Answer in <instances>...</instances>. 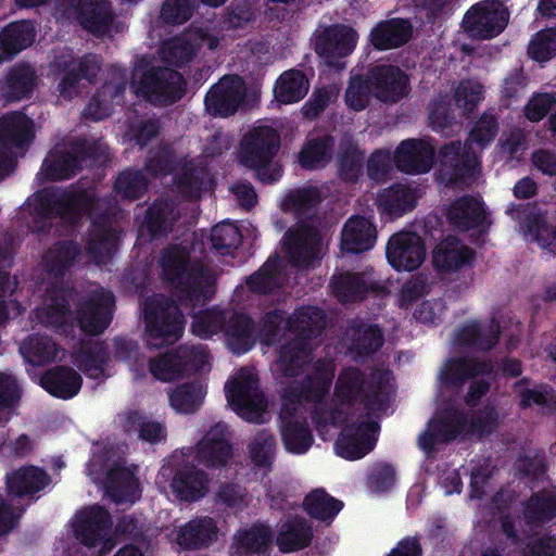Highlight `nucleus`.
Listing matches in <instances>:
<instances>
[{"label": "nucleus", "mask_w": 556, "mask_h": 556, "mask_svg": "<svg viewBox=\"0 0 556 556\" xmlns=\"http://www.w3.org/2000/svg\"><path fill=\"white\" fill-rule=\"evenodd\" d=\"M435 151L428 139H405L399 143L393 153L395 167L405 174L428 173L433 165Z\"/></svg>", "instance_id": "22"}, {"label": "nucleus", "mask_w": 556, "mask_h": 556, "mask_svg": "<svg viewBox=\"0 0 556 556\" xmlns=\"http://www.w3.org/2000/svg\"><path fill=\"white\" fill-rule=\"evenodd\" d=\"M47 292L50 303L46 308V324L56 331L65 332L71 318V304L77 296V290L72 286L51 283Z\"/></svg>", "instance_id": "40"}, {"label": "nucleus", "mask_w": 556, "mask_h": 556, "mask_svg": "<svg viewBox=\"0 0 556 556\" xmlns=\"http://www.w3.org/2000/svg\"><path fill=\"white\" fill-rule=\"evenodd\" d=\"M159 266L162 280L177 290L186 304L203 306L215 295V279L210 268L198 261L191 262L190 252L181 244L163 248Z\"/></svg>", "instance_id": "3"}, {"label": "nucleus", "mask_w": 556, "mask_h": 556, "mask_svg": "<svg viewBox=\"0 0 556 556\" xmlns=\"http://www.w3.org/2000/svg\"><path fill=\"white\" fill-rule=\"evenodd\" d=\"M58 343L48 336L30 334L20 346L24 359L33 366H42L52 363L58 357Z\"/></svg>", "instance_id": "55"}, {"label": "nucleus", "mask_w": 556, "mask_h": 556, "mask_svg": "<svg viewBox=\"0 0 556 556\" xmlns=\"http://www.w3.org/2000/svg\"><path fill=\"white\" fill-rule=\"evenodd\" d=\"M72 10L79 26L94 37H103L112 29L115 13L109 0H63Z\"/></svg>", "instance_id": "19"}, {"label": "nucleus", "mask_w": 556, "mask_h": 556, "mask_svg": "<svg viewBox=\"0 0 556 556\" xmlns=\"http://www.w3.org/2000/svg\"><path fill=\"white\" fill-rule=\"evenodd\" d=\"M35 138L34 122L26 114L13 111L0 117V146L23 149Z\"/></svg>", "instance_id": "37"}, {"label": "nucleus", "mask_w": 556, "mask_h": 556, "mask_svg": "<svg viewBox=\"0 0 556 556\" xmlns=\"http://www.w3.org/2000/svg\"><path fill=\"white\" fill-rule=\"evenodd\" d=\"M242 240V232L233 223L222 222L211 229L212 249L222 256L231 255L241 247Z\"/></svg>", "instance_id": "64"}, {"label": "nucleus", "mask_w": 556, "mask_h": 556, "mask_svg": "<svg viewBox=\"0 0 556 556\" xmlns=\"http://www.w3.org/2000/svg\"><path fill=\"white\" fill-rule=\"evenodd\" d=\"M243 90L230 79H222L213 86L205 96V106L208 112L222 117L235 114L243 100Z\"/></svg>", "instance_id": "45"}, {"label": "nucleus", "mask_w": 556, "mask_h": 556, "mask_svg": "<svg viewBox=\"0 0 556 556\" xmlns=\"http://www.w3.org/2000/svg\"><path fill=\"white\" fill-rule=\"evenodd\" d=\"M308 83L299 70L282 73L276 81L274 93L278 102L290 104L301 101L307 93Z\"/></svg>", "instance_id": "59"}, {"label": "nucleus", "mask_w": 556, "mask_h": 556, "mask_svg": "<svg viewBox=\"0 0 556 556\" xmlns=\"http://www.w3.org/2000/svg\"><path fill=\"white\" fill-rule=\"evenodd\" d=\"M389 371L375 370L368 377L357 367L341 369L334 396L342 405L362 403L368 413L386 412L389 406Z\"/></svg>", "instance_id": "4"}, {"label": "nucleus", "mask_w": 556, "mask_h": 556, "mask_svg": "<svg viewBox=\"0 0 556 556\" xmlns=\"http://www.w3.org/2000/svg\"><path fill=\"white\" fill-rule=\"evenodd\" d=\"M321 201L316 187H303L289 191L280 204L283 213L293 214L298 219L296 225L289 228L282 238V249L293 266H308L316 255L320 237L318 229L307 220L316 216Z\"/></svg>", "instance_id": "2"}, {"label": "nucleus", "mask_w": 556, "mask_h": 556, "mask_svg": "<svg viewBox=\"0 0 556 556\" xmlns=\"http://www.w3.org/2000/svg\"><path fill=\"white\" fill-rule=\"evenodd\" d=\"M208 475L194 466L179 468L175 471L170 488L184 502H197L208 492Z\"/></svg>", "instance_id": "42"}, {"label": "nucleus", "mask_w": 556, "mask_h": 556, "mask_svg": "<svg viewBox=\"0 0 556 556\" xmlns=\"http://www.w3.org/2000/svg\"><path fill=\"white\" fill-rule=\"evenodd\" d=\"M143 319L148 337L156 346L173 344L184 332L185 317L170 298L154 294L144 300Z\"/></svg>", "instance_id": "5"}, {"label": "nucleus", "mask_w": 556, "mask_h": 556, "mask_svg": "<svg viewBox=\"0 0 556 556\" xmlns=\"http://www.w3.org/2000/svg\"><path fill=\"white\" fill-rule=\"evenodd\" d=\"M313 540V529L302 517L286 521L276 538V544L282 553H292L308 547Z\"/></svg>", "instance_id": "51"}, {"label": "nucleus", "mask_w": 556, "mask_h": 556, "mask_svg": "<svg viewBox=\"0 0 556 556\" xmlns=\"http://www.w3.org/2000/svg\"><path fill=\"white\" fill-rule=\"evenodd\" d=\"M357 31L344 24H333L318 35L315 42L316 53L332 67H341L340 60L350 55L357 43Z\"/></svg>", "instance_id": "17"}, {"label": "nucleus", "mask_w": 556, "mask_h": 556, "mask_svg": "<svg viewBox=\"0 0 556 556\" xmlns=\"http://www.w3.org/2000/svg\"><path fill=\"white\" fill-rule=\"evenodd\" d=\"M81 169V164L74 150L51 152L41 165V172L50 181H61L74 177Z\"/></svg>", "instance_id": "56"}, {"label": "nucleus", "mask_w": 556, "mask_h": 556, "mask_svg": "<svg viewBox=\"0 0 556 556\" xmlns=\"http://www.w3.org/2000/svg\"><path fill=\"white\" fill-rule=\"evenodd\" d=\"M417 205L416 189L404 184H393L378 195V206L382 212L400 217Z\"/></svg>", "instance_id": "50"}, {"label": "nucleus", "mask_w": 556, "mask_h": 556, "mask_svg": "<svg viewBox=\"0 0 556 556\" xmlns=\"http://www.w3.org/2000/svg\"><path fill=\"white\" fill-rule=\"evenodd\" d=\"M441 175L452 186L473 184L480 175L481 165L471 144L460 140L444 143L439 150Z\"/></svg>", "instance_id": "8"}, {"label": "nucleus", "mask_w": 556, "mask_h": 556, "mask_svg": "<svg viewBox=\"0 0 556 556\" xmlns=\"http://www.w3.org/2000/svg\"><path fill=\"white\" fill-rule=\"evenodd\" d=\"M501 333V325L495 318L485 323L472 320L457 330L455 341L472 351L489 352L497 345Z\"/></svg>", "instance_id": "30"}, {"label": "nucleus", "mask_w": 556, "mask_h": 556, "mask_svg": "<svg viewBox=\"0 0 556 556\" xmlns=\"http://www.w3.org/2000/svg\"><path fill=\"white\" fill-rule=\"evenodd\" d=\"M217 526L212 517L191 519L179 530L177 543L186 551H195L212 544L217 538Z\"/></svg>", "instance_id": "49"}, {"label": "nucleus", "mask_w": 556, "mask_h": 556, "mask_svg": "<svg viewBox=\"0 0 556 556\" xmlns=\"http://www.w3.org/2000/svg\"><path fill=\"white\" fill-rule=\"evenodd\" d=\"M50 483V475L35 465L21 466L5 475L7 493L12 498H37Z\"/></svg>", "instance_id": "25"}, {"label": "nucleus", "mask_w": 556, "mask_h": 556, "mask_svg": "<svg viewBox=\"0 0 556 556\" xmlns=\"http://www.w3.org/2000/svg\"><path fill=\"white\" fill-rule=\"evenodd\" d=\"M232 454L229 441L216 429H211L198 443L195 458L207 468L218 469L227 465Z\"/></svg>", "instance_id": "46"}, {"label": "nucleus", "mask_w": 556, "mask_h": 556, "mask_svg": "<svg viewBox=\"0 0 556 556\" xmlns=\"http://www.w3.org/2000/svg\"><path fill=\"white\" fill-rule=\"evenodd\" d=\"M380 425L370 413L357 421L345 424L334 443L337 455L348 460H356L367 455L376 444Z\"/></svg>", "instance_id": "12"}, {"label": "nucleus", "mask_w": 556, "mask_h": 556, "mask_svg": "<svg viewBox=\"0 0 556 556\" xmlns=\"http://www.w3.org/2000/svg\"><path fill=\"white\" fill-rule=\"evenodd\" d=\"M80 254L81 247L75 240L55 241L42 255V270L49 278L63 285V278Z\"/></svg>", "instance_id": "33"}, {"label": "nucleus", "mask_w": 556, "mask_h": 556, "mask_svg": "<svg viewBox=\"0 0 556 556\" xmlns=\"http://www.w3.org/2000/svg\"><path fill=\"white\" fill-rule=\"evenodd\" d=\"M201 31H187L181 35L172 37L163 42L161 47L162 60L175 67H182L197 56L203 39Z\"/></svg>", "instance_id": "41"}, {"label": "nucleus", "mask_w": 556, "mask_h": 556, "mask_svg": "<svg viewBox=\"0 0 556 556\" xmlns=\"http://www.w3.org/2000/svg\"><path fill=\"white\" fill-rule=\"evenodd\" d=\"M279 427L281 441L287 452L302 455L313 445L314 437L306 419L279 424Z\"/></svg>", "instance_id": "61"}, {"label": "nucleus", "mask_w": 556, "mask_h": 556, "mask_svg": "<svg viewBox=\"0 0 556 556\" xmlns=\"http://www.w3.org/2000/svg\"><path fill=\"white\" fill-rule=\"evenodd\" d=\"M389 264L397 271H413L426 258V247L420 236L410 231L392 235L386 247Z\"/></svg>", "instance_id": "18"}, {"label": "nucleus", "mask_w": 556, "mask_h": 556, "mask_svg": "<svg viewBox=\"0 0 556 556\" xmlns=\"http://www.w3.org/2000/svg\"><path fill=\"white\" fill-rule=\"evenodd\" d=\"M274 543L270 526L256 521L233 535L231 556H268Z\"/></svg>", "instance_id": "28"}, {"label": "nucleus", "mask_w": 556, "mask_h": 556, "mask_svg": "<svg viewBox=\"0 0 556 556\" xmlns=\"http://www.w3.org/2000/svg\"><path fill=\"white\" fill-rule=\"evenodd\" d=\"M280 146V134L276 128L268 125L254 126L240 140V164L256 170L263 182H274L277 178L266 169L271 165Z\"/></svg>", "instance_id": "6"}, {"label": "nucleus", "mask_w": 556, "mask_h": 556, "mask_svg": "<svg viewBox=\"0 0 556 556\" xmlns=\"http://www.w3.org/2000/svg\"><path fill=\"white\" fill-rule=\"evenodd\" d=\"M208 351L205 346L181 344L159 357L149 361V370L161 381H173L182 376L203 371L208 364Z\"/></svg>", "instance_id": "7"}, {"label": "nucleus", "mask_w": 556, "mask_h": 556, "mask_svg": "<svg viewBox=\"0 0 556 556\" xmlns=\"http://www.w3.org/2000/svg\"><path fill=\"white\" fill-rule=\"evenodd\" d=\"M475 251L465 245L457 237L447 236L432 252V264L438 273L452 274L471 265Z\"/></svg>", "instance_id": "29"}, {"label": "nucleus", "mask_w": 556, "mask_h": 556, "mask_svg": "<svg viewBox=\"0 0 556 556\" xmlns=\"http://www.w3.org/2000/svg\"><path fill=\"white\" fill-rule=\"evenodd\" d=\"M225 393L229 405L244 420L260 422L266 399L258 388V380L251 374L241 375L227 382Z\"/></svg>", "instance_id": "13"}, {"label": "nucleus", "mask_w": 556, "mask_h": 556, "mask_svg": "<svg viewBox=\"0 0 556 556\" xmlns=\"http://www.w3.org/2000/svg\"><path fill=\"white\" fill-rule=\"evenodd\" d=\"M104 489L115 504H134L140 497V483L127 467L114 465L106 473Z\"/></svg>", "instance_id": "39"}, {"label": "nucleus", "mask_w": 556, "mask_h": 556, "mask_svg": "<svg viewBox=\"0 0 556 556\" xmlns=\"http://www.w3.org/2000/svg\"><path fill=\"white\" fill-rule=\"evenodd\" d=\"M186 86L187 83L178 71L152 66L142 73L137 93L151 103L170 105L185 96Z\"/></svg>", "instance_id": "9"}, {"label": "nucleus", "mask_w": 556, "mask_h": 556, "mask_svg": "<svg viewBox=\"0 0 556 556\" xmlns=\"http://www.w3.org/2000/svg\"><path fill=\"white\" fill-rule=\"evenodd\" d=\"M173 206L167 200L156 199L148 206L140 230L151 240L167 237L173 230Z\"/></svg>", "instance_id": "52"}, {"label": "nucleus", "mask_w": 556, "mask_h": 556, "mask_svg": "<svg viewBox=\"0 0 556 556\" xmlns=\"http://www.w3.org/2000/svg\"><path fill=\"white\" fill-rule=\"evenodd\" d=\"M493 364L485 359H470L465 356L450 358L441 371L440 378L444 386L459 388L469 379L479 375L489 376L493 372Z\"/></svg>", "instance_id": "38"}, {"label": "nucleus", "mask_w": 556, "mask_h": 556, "mask_svg": "<svg viewBox=\"0 0 556 556\" xmlns=\"http://www.w3.org/2000/svg\"><path fill=\"white\" fill-rule=\"evenodd\" d=\"M223 332L229 349L237 355L249 352L255 345L256 324L245 313L226 314Z\"/></svg>", "instance_id": "35"}, {"label": "nucleus", "mask_w": 556, "mask_h": 556, "mask_svg": "<svg viewBox=\"0 0 556 556\" xmlns=\"http://www.w3.org/2000/svg\"><path fill=\"white\" fill-rule=\"evenodd\" d=\"M372 86V94L386 103H395L409 90V79L405 72L391 64H378L367 71Z\"/></svg>", "instance_id": "21"}, {"label": "nucleus", "mask_w": 556, "mask_h": 556, "mask_svg": "<svg viewBox=\"0 0 556 556\" xmlns=\"http://www.w3.org/2000/svg\"><path fill=\"white\" fill-rule=\"evenodd\" d=\"M279 275L280 258L277 254H274L256 271L247 277V288L255 294H270L280 288Z\"/></svg>", "instance_id": "58"}, {"label": "nucleus", "mask_w": 556, "mask_h": 556, "mask_svg": "<svg viewBox=\"0 0 556 556\" xmlns=\"http://www.w3.org/2000/svg\"><path fill=\"white\" fill-rule=\"evenodd\" d=\"M123 428L127 434H137L140 440L149 442L150 444L160 443L164 441L167 435L164 425L138 410L126 414Z\"/></svg>", "instance_id": "53"}, {"label": "nucleus", "mask_w": 556, "mask_h": 556, "mask_svg": "<svg viewBox=\"0 0 556 556\" xmlns=\"http://www.w3.org/2000/svg\"><path fill=\"white\" fill-rule=\"evenodd\" d=\"M37 30L29 20L11 22L0 31V64L13 60L22 51L30 47Z\"/></svg>", "instance_id": "34"}, {"label": "nucleus", "mask_w": 556, "mask_h": 556, "mask_svg": "<svg viewBox=\"0 0 556 556\" xmlns=\"http://www.w3.org/2000/svg\"><path fill=\"white\" fill-rule=\"evenodd\" d=\"M282 325L292 338L279 349L278 363L285 377L300 376L312 355V340L318 338L326 327V314L317 306H302L286 316L283 309L267 311L257 324V338L271 346L282 337Z\"/></svg>", "instance_id": "1"}, {"label": "nucleus", "mask_w": 556, "mask_h": 556, "mask_svg": "<svg viewBox=\"0 0 556 556\" xmlns=\"http://www.w3.org/2000/svg\"><path fill=\"white\" fill-rule=\"evenodd\" d=\"M206 389L199 380L181 383L169 394V404L178 413L193 414L203 404Z\"/></svg>", "instance_id": "57"}, {"label": "nucleus", "mask_w": 556, "mask_h": 556, "mask_svg": "<svg viewBox=\"0 0 556 556\" xmlns=\"http://www.w3.org/2000/svg\"><path fill=\"white\" fill-rule=\"evenodd\" d=\"M112 213L109 207L97 214L91 220L90 238L86 244L87 253L97 262L111 258L119 240L117 230L112 226Z\"/></svg>", "instance_id": "26"}, {"label": "nucleus", "mask_w": 556, "mask_h": 556, "mask_svg": "<svg viewBox=\"0 0 556 556\" xmlns=\"http://www.w3.org/2000/svg\"><path fill=\"white\" fill-rule=\"evenodd\" d=\"M39 383L50 395L61 400H71L79 393L83 377L72 367L56 365L40 376Z\"/></svg>", "instance_id": "36"}, {"label": "nucleus", "mask_w": 556, "mask_h": 556, "mask_svg": "<svg viewBox=\"0 0 556 556\" xmlns=\"http://www.w3.org/2000/svg\"><path fill=\"white\" fill-rule=\"evenodd\" d=\"M106 207V201L81 188L60 192L59 218L71 225H77L85 216L92 220Z\"/></svg>", "instance_id": "23"}, {"label": "nucleus", "mask_w": 556, "mask_h": 556, "mask_svg": "<svg viewBox=\"0 0 556 556\" xmlns=\"http://www.w3.org/2000/svg\"><path fill=\"white\" fill-rule=\"evenodd\" d=\"M519 407L528 409L538 406L543 414L556 413V391L548 383H539L534 388H526L518 392Z\"/></svg>", "instance_id": "63"}, {"label": "nucleus", "mask_w": 556, "mask_h": 556, "mask_svg": "<svg viewBox=\"0 0 556 556\" xmlns=\"http://www.w3.org/2000/svg\"><path fill=\"white\" fill-rule=\"evenodd\" d=\"M109 359L108 346L103 342L85 345L76 356L78 368L90 379L104 377Z\"/></svg>", "instance_id": "60"}, {"label": "nucleus", "mask_w": 556, "mask_h": 556, "mask_svg": "<svg viewBox=\"0 0 556 556\" xmlns=\"http://www.w3.org/2000/svg\"><path fill=\"white\" fill-rule=\"evenodd\" d=\"M446 219L459 232L476 231L486 236L493 224L484 202L472 194L456 198L447 207Z\"/></svg>", "instance_id": "14"}, {"label": "nucleus", "mask_w": 556, "mask_h": 556, "mask_svg": "<svg viewBox=\"0 0 556 556\" xmlns=\"http://www.w3.org/2000/svg\"><path fill=\"white\" fill-rule=\"evenodd\" d=\"M337 164L338 176L344 182L355 184L363 176L365 152L352 137L344 136L340 140Z\"/></svg>", "instance_id": "48"}, {"label": "nucleus", "mask_w": 556, "mask_h": 556, "mask_svg": "<svg viewBox=\"0 0 556 556\" xmlns=\"http://www.w3.org/2000/svg\"><path fill=\"white\" fill-rule=\"evenodd\" d=\"M115 308L112 292L96 291L77 306V321L80 330L90 336H99L110 326Z\"/></svg>", "instance_id": "15"}, {"label": "nucleus", "mask_w": 556, "mask_h": 556, "mask_svg": "<svg viewBox=\"0 0 556 556\" xmlns=\"http://www.w3.org/2000/svg\"><path fill=\"white\" fill-rule=\"evenodd\" d=\"M149 179L141 169L126 168L121 172L114 181V191L123 200H139L147 192Z\"/></svg>", "instance_id": "62"}, {"label": "nucleus", "mask_w": 556, "mask_h": 556, "mask_svg": "<svg viewBox=\"0 0 556 556\" xmlns=\"http://www.w3.org/2000/svg\"><path fill=\"white\" fill-rule=\"evenodd\" d=\"M334 376V363L328 358H318L301 381L290 386L296 389L305 403L320 404L329 394Z\"/></svg>", "instance_id": "24"}, {"label": "nucleus", "mask_w": 556, "mask_h": 556, "mask_svg": "<svg viewBox=\"0 0 556 556\" xmlns=\"http://www.w3.org/2000/svg\"><path fill=\"white\" fill-rule=\"evenodd\" d=\"M344 503L327 493L324 489H315L305 495L303 509L318 521L330 523L342 510Z\"/></svg>", "instance_id": "54"}, {"label": "nucleus", "mask_w": 556, "mask_h": 556, "mask_svg": "<svg viewBox=\"0 0 556 556\" xmlns=\"http://www.w3.org/2000/svg\"><path fill=\"white\" fill-rule=\"evenodd\" d=\"M36 70L24 62L10 67L1 85V91L8 102H16L31 97L37 83Z\"/></svg>", "instance_id": "44"}, {"label": "nucleus", "mask_w": 556, "mask_h": 556, "mask_svg": "<svg viewBox=\"0 0 556 556\" xmlns=\"http://www.w3.org/2000/svg\"><path fill=\"white\" fill-rule=\"evenodd\" d=\"M333 296L341 304L359 303L370 293H379L383 287L374 278V270L366 268L363 271L344 270L334 274L330 279Z\"/></svg>", "instance_id": "16"}, {"label": "nucleus", "mask_w": 556, "mask_h": 556, "mask_svg": "<svg viewBox=\"0 0 556 556\" xmlns=\"http://www.w3.org/2000/svg\"><path fill=\"white\" fill-rule=\"evenodd\" d=\"M336 138L328 134L308 136L299 154L298 162L306 170L326 167L333 159Z\"/></svg>", "instance_id": "43"}, {"label": "nucleus", "mask_w": 556, "mask_h": 556, "mask_svg": "<svg viewBox=\"0 0 556 556\" xmlns=\"http://www.w3.org/2000/svg\"><path fill=\"white\" fill-rule=\"evenodd\" d=\"M526 523L530 528H540L556 518V488L533 492L523 503Z\"/></svg>", "instance_id": "47"}, {"label": "nucleus", "mask_w": 556, "mask_h": 556, "mask_svg": "<svg viewBox=\"0 0 556 556\" xmlns=\"http://www.w3.org/2000/svg\"><path fill=\"white\" fill-rule=\"evenodd\" d=\"M376 239L375 224L365 216L352 215L342 227L340 248L344 253L359 254L371 250Z\"/></svg>", "instance_id": "32"}, {"label": "nucleus", "mask_w": 556, "mask_h": 556, "mask_svg": "<svg viewBox=\"0 0 556 556\" xmlns=\"http://www.w3.org/2000/svg\"><path fill=\"white\" fill-rule=\"evenodd\" d=\"M506 214L518 222L520 230L532 241L556 255V227L547 220L545 204L538 202L511 204L507 207Z\"/></svg>", "instance_id": "10"}, {"label": "nucleus", "mask_w": 556, "mask_h": 556, "mask_svg": "<svg viewBox=\"0 0 556 556\" xmlns=\"http://www.w3.org/2000/svg\"><path fill=\"white\" fill-rule=\"evenodd\" d=\"M112 526L110 511L103 506L93 505L80 513L74 532L81 544L94 547L106 538Z\"/></svg>", "instance_id": "27"}, {"label": "nucleus", "mask_w": 556, "mask_h": 556, "mask_svg": "<svg viewBox=\"0 0 556 556\" xmlns=\"http://www.w3.org/2000/svg\"><path fill=\"white\" fill-rule=\"evenodd\" d=\"M508 20L509 12L501 0H483L466 12L463 27L471 38L492 39L503 33Z\"/></svg>", "instance_id": "11"}, {"label": "nucleus", "mask_w": 556, "mask_h": 556, "mask_svg": "<svg viewBox=\"0 0 556 556\" xmlns=\"http://www.w3.org/2000/svg\"><path fill=\"white\" fill-rule=\"evenodd\" d=\"M56 67L63 74L58 89L61 96L66 98L77 92L81 80L96 84L102 67V60L98 54L86 53L71 60L56 61Z\"/></svg>", "instance_id": "20"}, {"label": "nucleus", "mask_w": 556, "mask_h": 556, "mask_svg": "<svg viewBox=\"0 0 556 556\" xmlns=\"http://www.w3.org/2000/svg\"><path fill=\"white\" fill-rule=\"evenodd\" d=\"M413 36L409 20L392 17L378 22L370 30L368 40L377 51H388L406 45Z\"/></svg>", "instance_id": "31"}]
</instances>
